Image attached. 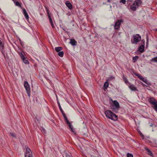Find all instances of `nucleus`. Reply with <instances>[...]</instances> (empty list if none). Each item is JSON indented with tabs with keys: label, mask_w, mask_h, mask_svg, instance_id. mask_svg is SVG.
Listing matches in <instances>:
<instances>
[{
	"label": "nucleus",
	"mask_w": 157,
	"mask_h": 157,
	"mask_svg": "<svg viewBox=\"0 0 157 157\" xmlns=\"http://www.w3.org/2000/svg\"><path fill=\"white\" fill-rule=\"evenodd\" d=\"M105 114L107 117L113 120L116 121L118 119L117 115L113 113L110 110L106 111L105 112Z\"/></svg>",
	"instance_id": "obj_1"
},
{
	"label": "nucleus",
	"mask_w": 157,
	"mask_h": 157,
	"mask_svg": "<svg viewBox=\"0 0 157 157\" xmlns=\"http://www.w3.org/2000/svg\"><path fill=\"white\" fill-rule=\"evenodd\" d=\"M141 4V1L140 0H136L131 6L130 9L133 11H135L138 7Z\"/></svg>",
	"instance_id": "obj_2"
},
{
	"label": "nucleus",
	"mask_w": 157,
	"mask_h": 157,
	"mask_svg": "<svg viewBox=\"0 0 157 157\" xmlns=\"http://www.w3.org/2000/svg\"><path fill=\"white\" fill-rule=\"evenodd\" d=\"M24 86L25 87L28 96L29 97H30V86L27 81H25L24 82Z\"/></svg>",
	"instance_id": "obj_3"
},
{
	"label": "nucleus",
	"mask_w": 157,
	"mask_h": 157,
	"mask_svg": "<svg viewBox=\"0 0 157 157\" xmlns=\"http://www.w3.org/2000/svg\"><path fill=\"white\" fill-rule=\"evenodd\" d=\"M134 42H132V44H137V42L140 41L141 40L140 36L138 34H136L133 36Z\"/></svg>",
	"instance_id": "obj_4"
},
{
	"label": "nucleus",
	"mask_w": 157,
	"mask_h": 157,
	"mask_svg": "<svg viewBox=\"0 0 157 157\" xmlns=\"http://www.w3.org/2000/svg\"><path fill=\"white\" fill-rule=\"evenodd\" d=\"M113 105L111 108L113 109H118L120 108V106L119 102L116 100L113 101Z\"/></svg>",
	"instance_id": "obj_5"
},
{
	"label": "nucleus",
	"mask_w": 157,
	"mask_h": 157,
	"mask_svg": "<svg viewBox=\"0 0 157 157\" xmlns=\"http://www.w3.org/2000/svg\"><path fill=\"white\" fill-rule=\"evenodd\" d=\"M26 151L25 154V157H32V152L28 146H26Z\"/></svg>",
	"instance_id": "obj_6"
},
{
	"label": "nucleus",
	"mask_w": 157,
	"mask_h": 157,
	"mask_svg": "<svg viewBox=\"0 0 157 157\" xmlns=\"http://www.w3.org/2000/svg\"><path fill=\"white\" fill-rule=\"evenodd\" d=\"M123 22L122 20H119L117 21L115 23L114 25V29H118L120 28V26L122 22Z\"/></svg>",
	"instance_id": "obj_7"
},
{
	"label": "nucleus",
	"mask_w": 157,
	"mask_h": 157,
	"mask_svg": "<svg viewBox=\"0 0 157 157\" xmlns=\"http://www.w3.org/2000/svg\"><path fill=\"white\" fill-rule=\"evenodd\" d=\"M149 102L152 105H153L157 102L156 100L153 97H151L149 99Z\"/></svg>",
	"instance_id": "obj_8"
},
{
	"label": "nucleus",
	"mask_w": 157,
	"mask_h": 157,
	"mask_svg": "<svg viewBox=\"0 0 157 157\" xmlns=\"http://www.w3.org/2000/svg\"><path fill=\"white\" fill-rule=\"evenodd\" d=\"M65 4L67 6L68 8L70 10L72 9V6L71 4L68 1H67L66 2Z\"/></svg>",
	"instance_id": "obj_9"
},
{
	"label": "nucleus",
	"mask_w": 157,
	"mask_h": 157,
	"mask_svg": "<svg viewBox=\"0 0 157 157\" xmlns=\"http://www.w3.org/2000/svg\"><path fill=\"white\" fill-rule=\"evenodd\" d=\"M129 87L132 91H138L137 88L133 85H130Z\"/></svg>",
	"instance_id": "obj_10"
},
{
	"label": "nucleus",
	"mask_w": 157,
	"mask_h": 157,
	"mask_svg": "<svg viewBox=\"0 0 157 157\" xmlns=\"http://www.w3.org/2000/svg\"><path fill=\"white\" fill-rule=\"evenodd\" d=\"M70 43L73 46L76 45L77 44V42L74 39H70Z\"/></svg>",
	"instance_id": "obj_11"
},
{
	"label": "nucleus",
	"mask_w": 157,
	"mask_h": 157,
	"mask_svg": "<svg viewBox=\"0 0 157 157\" xmlns=\"http://www.w3.org/2000/svg\"><path fill=\"white\" fill-rule=\"evenodd\" d=\"M144 45H141L139 48L138 51L142 53L144 51Z\"/></svg>",
	"instance_id": "obj_12"
},
{
	"label": "nucleus",
	"mask_w": 157,
	"mask_h": 157,
	"mask_svg": "<svg viewBox=\"0 0 157 157\" xmlns=\"http://www.w3.org/2000/svg\"><path fill=\"white\" fill-rule=\"evenodd\" d=\"M23 14L25 16L26 18L27 19H28L29 18V17L26 11V10L25 9H24L23 10Z\"/></svg>",
	"instance_id": "obj_13"
},
{
	"label": "nucleus",
	"mask_w": 157,
	"mask_h": 157,
	"mask_svg": "<svg viewBox=\"0 0 157 157\" xmlns=\"http://www.w3.org/2000/svg\"><path fill=\"white\" fill-rule=\"evenodd\" d=\"M109 86V83L107 82H105L104 83V85L103 89L104 91H105L107 89Z\"/></svg>",
	"instance_id": "obj_14"
},
{
	"label": "nucleus",
	"mask_w": 157,
	"mask_h": 157,
	"mask_svg": "<svg viewBox=\"0 0 157 157\" xmlns=\"http://www.w3.org/2000/svg\"><path fill=\"white\" fill-rule=\"evenodd\" d=\"M20 56L21 57V59H24L25 57V53L24 52H21L19 54Z\"/></svg>",
	"instance_id": "obj_15"
},
{
	"label": "nucleus",
	"mask_w": 157,
	"mask_h": 157,
	"mask_svg": "<svg viewBox=\"0 0 157 157\" xmlns=\"http://www.w3.org/2000/svg\"><path fill=\"white\" fill-rule=\"evenodd\" d=\"M63 48L61 47H56L55 48V50L57 52H59L60 51L62 50Z\"/></svg>",
	"instance_id": "obj_16"
},
{
	"label": "nucleus",
	"mask_w": 157,
	"mask_h": 157,
	"mask_svg": "<svg viewBox=\"0 0 157 157\" xmlns=\"http://www.w3.org/2000/svg\"><path fill=\"white\" fill-rule=\"evenodd\" d=\"M4 47L3 44L2 43V42L1 41V39L0 38V48L3 49Z\"/></svg>",
	"instance_id": "obj_17"
},
{
	"label": "nucleus",
	"mask_w": 157,
	"mask_h": 157,
	"mask_svg": "<svg viewBox=\"0 0 157 157\" xmlns=\"http://www.w3.org/2000/svg\"><path fill=\"white\" fill-rule=\"evenodd\" d=\"M122 78L123 80L124 81V82L125 83L127 84V83H128V79H127L126 77H124V75H123Z\"/></svg>",
	"instance_id": "obj_18"
},
{
	"label": "nucleus",
	"mask_w": 157,
	"mask_h": 157,
	"mask_svg": "<svg viewBox=\"0 0 157 157\" xmlns=\"http://www.w3.org/2000/svg\"><path fill=\"white\" fill-rule=\"evenodd\" d=\"M139 58V57L138 56H136L133 57L132 58L133 62L135 63L137 60V59Z\"/></svg>",
	"instance_id": "obj_19"
},
{
	"label": "nucleus",
	"mask_w": 157,
	"mask_h": 157,
	"mask_svg": "<svg viewBox=\"0 0 157 157\" xmlns=\"http://www.w3.org/2000/svg\"><path fill=\"white\" fill-rule=\"evenodd\" d=\"M146 151L148 152V154L152 156V153L151 151L148 149V148H146Z\"/></svg>",
	"instance_id": "obj_20"
},
{
	"label": "nucleus",
	"mask_w": 157,
	"mask_h": 157,
	"mask_svg": "<svg viewBox=\"0 0 157 157\" xmlns=\"http://www.w3.org/2000/svg\"><path fill=\"white\" fill-rule=\"evenodd\" d=\"M24 62V63H25L26 64H28L29 63V62L27 59H26L25 58H24V59H22Z\"/></svg>",
	"instance_id": "obj_21"
},
{
	"label": "nucleus",
	"mask_w": 157,
	"mask_h": 157,
	"mask_svg": "<svg viewBox=\"0 0 157 157\" xmlns=\"http://www.w3.org/2000/svg\"><path fill=\"white\" fill-rule=\"evenodd\" d=\"M58 54L59 56L62 57L63 56L64 53L63 51H61L58 52Z\"/></svg>",
	"instance_id": "obj_22"
},
{
	"label": "nucleus",
	"mask_w": 157,
	"mask_h": 157,
	"mask_svg": "<svg viewBox=\"0 0 157 157\" xmlns=\"http://www.w3.org/2000/svg\"><path fill=\"white\" fill-rule=\"evenodd\" d=\"M9 135L10 136H11L13 138H15L16 137L15 134L14 133L10 132V133Z\"/></svg>",
	"instance_id": "obj_23"
},
{
	"label": "nucleus",
	"mask_w": 157,
	"mask_h": 157,
	"mask_svg": "<svg viewBox=\"0 0 157 157\" xmlns=\"http://www.w3.org/2000/svg\"><path fill=\"white\" fill-rule=\"evenodd\" d=\"M151 61L152 62H157V56L152 59Z\"/></svg>",
	"instance_id": "obj_24"
},
{
	"label": "nucleus",
	"mask_w": 157,
	"mask_h": 157,
	"mask_svg": "<svg viewBox=\"0 0 157 157\" xmlns=\"http://www.w3.org/2000/svg\"><path fill=\"white\" fill-rule=\"evenodd\" d=\"M15 3L16 6L21 7V4L18 2H15Z\"/></svg>",
	"instance_id": "obj_25"
},
{
	"label": "nucleus",
	"mask_w": 157,
	"mask_h": 157,
	"mask_svg": "<svg viewBox=\"0 0 157 157\" xmlns=\"http://www.w3.org/2000/svg\"><path fill=\"white\" fill-rule=\"evenodd\" d=\"M153 105V108L155 110V109H157V102L154 104Z\"/></svg>",
	"instance_id": "obj_26"
},
{
	"label": "nucleus",
	"mask_w": 157,
	"mask_h": 157,
	"mask_svg": "<svg viewBox=\"0 0 157 157\" xmlns=\"http://www.w3.org/2000/svg\"><path fill=\"white\" fill-rule=\"evenodd\" d=\"M143 81L145 82L147 85H149V84H150V83L147 81V80L145 78H144V79L143 80Z\"/></svg>",
	"instance_id": "obj_27"
},
{
	"label": "nucleus",
	"mask_w": 157,
	"mask_h": 157,
	"mask_svg": "<svg viewBox=\"0 0 157 157\" xmlns=\"http://www.w3.org/2000/svg\"><path fill=\"white\" fill-rule=\"evenodd\" d=\"M67 123L68 125V126L70 128H71L73 127V126H72L71 123L69 121H68V123L67 122Z\"/></svg>",
	"instance_id": "obj_28"
},
{
	"label": "nucleus",
	"mask_w": 157,
	"mask_h": 157,
	"mask_svg": "<svg viewBox=\"0 0 157 157\" xmlns=\"http://www.w3.org/2000/svg\"><path fill=\"white\" fill-rule=\"evenodd\" d=\"M135 75L136 76H137L138 77V78L140 79V78H141L142 77V76L141 75H140V74H136V73H135Z\"/></svg>",
	"instance_id": "obj_29"
},
{
	"label": "nucleus",
	"mask_w": 157,
	"mask_h": 157,
	"mask_svg": "<svg viewBox=\"0 0 157 157\" xmlns=\"http://www.w3.org/2000/svg\"><path fill=\"white\" fill-rule=\"evenodd\" d=\"M70 129H71V131L72 132L74 133L75 134H76L74 128H73V127Z\"/></svg>",
	"instance_id": "obj_30"
},
{
	"label": "nucleus",
	"mask_w": 157,
	"mask_h": 157,
	"mask_svg": "<svg viewBox=\"0 0 157 157\" xmlns=\"http://www.w3.org/2000/svg\"><path fill=\"white\" fill-rule=\"evenodd\" d=\"M127 157H133V155L131 153H128L127 154Z\"/></svg>",
	"instance_id": "obj_31"
},
{
	"label": "nucleus",
	"mask_w": 157,
	"mask_h": 157,
	"mask_svg": "<svg viewBox=\"0 0 157 157\" xmlns=\"http://www.w3.org/2000/svg\"><path fill=\"white\" fill-rule=\"evenodd\" d=\"M41 131L43 132V133H44V134L46 133L45 129L43 127L41 128Z\"/></svg>",
	"instance_id": "obj_32"
},
{
	"label": "nucleus",
	"mask_w": 157,
	"mask_h": 157,
	"mask_svg": "<svg viewBox=\"0 0 157 157\" xmlns=\"http://www.w3.org/2000/svg\"><path fill=\"white\" fill-rule=\"evenodd\" d=\"M64 119L65 120V121L66 122V123H67V122L68 123V121H69L68 120V119H67V117H65L64 118Z\"/></svg>",
	"instance_id": "obj_33"
},
{
	"label": "nucleus",
	"mask_w": 157,
	"mask_h": 157,
	"mask_svg": "<svg viewBox=\"0 0 157 157\" xmlns=\"http://www.w3.org/2000/svg\"><path fill=\"white\" fill-rule=\"evenodd\" d=\"M121 2L122 3L124 4H125L126 3L125 0H121L120 2Z\"/></svg>",
	"instance_id": "obj_34"
},
{
	"label": "nucleus",
	"mask_w": 157,
	"mask_h": 157,
	"mask_svg": "<svg viewBox=\"0 0 157 157\" xmlns=\"http://www.w3.org/2000/svg\"><path fill=\"white\" fill-rule=\"evenodd\" d=\"M66 157H71V155L68 154L67 153L65 154Z\"/></svg>",
	"instance_id": "obj_35"
},
{
	"label": "nucleus",
	"mask_w": 157,
	"mask_h": 157,
	"mask_svg": "<svg viewBox=\"0 0 157 157\" xmlns=\"http://www.w3.org/2000/svg\"><path fill=\"white\" fill-rule=\"evenodd\" d=\"M58 105H59V109H60V111H62L63 109H62V108H61V106H60V105L59 103L58 104Z\"/></svg>",
	"instance_id": "obj_36"
},
{
	"label": "nucleus",
	"mask_w": 157,
	"mask_h": 157,
	"mask_svg": "<svg viewBox=\"0 0 157 157\" xmlns=\"http://www.w3.org/2000/svg\"><path fill=\"white\" fill-rule=\"evenodd\" d=\"M47 12L48 16H50L49 13V11L47 9Z\"/></svg>",
	"instance_id": "obj_37"
},
{
	"label": "nucleus",
	"mask_w": 157,
	"mask_h": 157,
	"mask_svg": "<svg viewBox=\"0 0 157 157\" xmlns=\"http://www.w3.org/2000/svg\"><path fill=\"white\" fill-rule=\"evenodd\" d=\"M84 129H85L86 130V132H85V133H86V132H87V130L86 129V128H84ZM82 133H83V134L84 135H85L86 134V133H85V132H82Z\"/></svg>",
	"instance_id": "obj_38"
},
{
	"label": "nucleus",
	"mask_w": 157,
	"mask_h": 157,
	"mask_svg": "<svg viewBox=\"0 0 157 157\" xmlns=\"http://www.w3.org/2000/svg\"><path fill=\"white\" fill-rule=\"evenodd\" d=\"M48 17L49 21L51 20H52L50 16H48Z\"/></svg>",
	"instance_id": "obj_39"
},
{
	"label": "nucleus",
	"mask_w": 157,
	"mask_h": 157,
	"mask_svg": "<svg viewBox=\"0 0 157 157\" xmlns=\"http://www.w3.org/2000/svg\"><path fill=\"white\" fill-rule=\"evenodd\" d=\"M144 78L142 76V77L140 78V80H141V81H143V80L144 79Z\"/></svg>",
	"instance_id": "obj_40"
},
{
	"label": "nucleus",
	"mask_w": 157,
	"mask_h": 157,
	"mask_svg": "<svg viewBox=\"0 0 157 157\" xmlns=\"http://www.w3.org/2000/svg\"><path fill=\"white\" fill-rule=\"evenodd\" d=\"M51 24L52 27L53 28H54V24L53 23V22H52V23H51Z\"/></svg>",
	"instance_id": "obj_41"
},
{
	"label": "nucleus",
	"mask_w": 157,
	"mask_h": 157,
	"mask_svg": "<svg viewBox=\"0 0 157 157\" xmlns=\"http://www.w3.org/2000/svg\"><path fill=\"white\" fill-rule=\"evenodd\" d=\"M51 24L52 27L53 28H54V24L53 23V22H52V23H51Z\"/></svg>",
	"instance_id": "obj_42"
},
{
	"label": "nucleus",
	"mask_w": 157,
	"mask_h": 157,
	"mask_svg": "<svg viewBox=\"0 0 157 157\" xmlns=\"http://www.w3.org/2000/svg\"><path fill=\"white\" fill-rule=\"evenodd\" d=\"M51 24L52 27L53 28H54V24L53 23V22H52V23H51Z\"/></svg>",
	"instance_id": "obj_43"
},
{
	"label": "nucleus",
	"mask_w": 157,
	"mask_h": 157,
	"mask_svg": "<svg viewBox=\"0 0 157 157\" xmlns=\"http://www.w3.org/2000/svg\"><path fill=\"white\" fill-rule=\"evenodd\" d=\"M117 33H118V35L120 36V35H121V32H118H118H117Z\"/></svg>",
	"instance_id": "obj_44"
},
{
	"label": "nucleus",
	"mask_w": 157,
	"mask_h": 157,
	"mask_svg": "<svg viewBox=\"0 0 157 157\" xmlns=\"http://www.w3.org/2000/svg\"><path fill=\"white\" fill-rule=\"evenodd\" d=\"M63 117L64 118L65 117H67V116H66V114H65V113H64V114H63Z\"/></svg>",
	"instance_id": "obj_45"
},
{
	"label": "nucleus",
	"mask_w": 157,
	"mask_h": 157,
	"mask_svg": "<svg viewBox=\"0 0 157 157\" xmlns=\"http://www.w3.org/2000/svg\"><path fill=\"white\" fill-rule=\"evenodd\" d=\"M62 113V115H63V114H64L65 113H64L63 111V110H62V111H60Z\"/></svg>",
	"instance_id": "obj_46"
},
{
	"label": "nucleus",
	"mask_w": 157,
	"mask_h": 157,
	"mask_svg": "<svg viewBox=\"0 0 157 157\" xmlns=\"http://www.w3.org/2000/svg\"><path fill=\"white\" fill-rule=\"evenodd\" d=\"M110 78H112V79H114V77H113V76H111V77H110Z\"/></svg>",
	"instance_id": "obj_47"
},
{
	"label": "nucleus",
	"mask_w": 157,
	"mask_h": 157,
	"mask_svg": "<svg viewBox=\"0 0 157 157\" xmlns=\"http://www.w3.org/2000/svg\"><path fill=\"white\" fill-rule=\"evenodd\" d=\"M50 23H52V22H53L52 20H50Z\"/></svg>",
	"instance_id": "obj_48"
},
{
	"label": "nucleus",
	"mask_w": 157,
	"mask_h": 157,
	"mask_svg": "<svg viewBox=\"0 0 157 157\" xmlns=\"http://www.w3.org/2000/svg\"><path fill=\"white\" fill-rule=\"evenodd\" d=\"M19 40L20 42L21 43V40L20 39H19Z\"/></svg>",
	"instance_id": "obj_49"
},
{
	"label": "nucleus",
	"mask_w": 157,
	"mask_h": 157,
	"mask_svg": "<svg viewBox=\"0 0 157 157\" xmlns=\"http://www.w3.org/2000/svg\"><path fill=\"white\" fill-rule=\"evenodd\" d=\"M150 126H151V127H152V124H150Z\"/></svg>",
	"instance_id": "obj_50"
},
{
	"label": "nucleus",
	"mask_w": 157,
	"mask_h": 157,
	"mask_svg": "<svg viewBox=\"0 0 157 157\" xmlns=\"http://www.w3.org/2000/svg\"><path fill=\"white\" fill-rule=\"evenodd\" d=\"M63 29L64 31H65V29Z\"/></svg>",
	"instance_id": "obj_51"
},
{
	"label": "nucleus",
	"mask_w": 157,
	"mask_h": 157,
	"mask_svg": "<svg viewBox=\"0 0 157 157\" xmlns=\"http://www.w3.org/2000/svg\"><path fill=\"white\" fill-rule=\"evenodd\" d=\"M156 30L157 31V29H156Z\"/></svg>",
	"instance_id": "obj_52"
}]
</instances>
